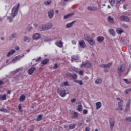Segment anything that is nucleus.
Listing matches in <instances>:
<instances>
[{
    "label": "nucleus",
    "instance_id": "obj_28",
    "mask_svg": "<svg viewBox=\"0 0 131 131\" xmlns=\"http://www.w3.org/2000/svg\"><path fill=\"white\" fill-rule=\"evenodd\" d=\"M26 99V97L24 95H21L19 97V101L20 102H24V101H25Z\"/></svg>",
    "mask_w": 131,
    "mask_h": 131
},
{
    "label": "nucleus",
    "instance_id": "obj_61",
    "mask_svg": "<svg viewBox=\"0 0 131 131\" xmlns=\"http://www.w3.org/2000/svg\"><path fill=\"white\" fill-rule=\"evenodd\" d=\"M120 2H121V0H117L116 4H120Z\"/></svg>",
    "mask_w": 131,
    "mask_h": 131
},
{
    "label": "nucleus",
    "instance_id": "obj_15",
    "mask_svg": "<svg viewBox=\"0 0 131 131\" xmlns=\"http://www.w3.org/2000/svg\"><path fill=\"white\" fill-rule=\"evenodd\" d=\"M36 68L35 67H32L28 70V74L29 75H31L33 72H34V71H35Z\"/></svg>",
    "mask_w": 131,
    "mask_h": 131
},
{
    "label": "nucleus",
    "instance_id": "obj_55",
    "mask_svg": "<svg viewBox=\"0 0 131 131\" xmlns=\"http://www.w3.org/2000/svg\"><path fill=\"white\" fill-rule=\"evenodd\" d=\"M98 10V8L97 7H92V11H97Z\"/></svg>",
    "mask_w": 131,
    "mask_h": 131
},
{
    "label": "nucleus",
    "instance_id": "obj_5",
    "mask_svg": "<svg viewBox=\"0 0 131 131\" xmlns=\"http://www.w3.org/2000/svg\"><path fill=\"white\" fill-rule=\"evenodd\" d=\"M53 27V24H47L46 25L44 24L42 25L41 28L43 30H49Z\"/></svg>",
    "mask_w": 131,
    "mask_h": 131
},
{
    "label": "nucleus",
    "instance_id": "obj_53",
    "mask_svg": "<svg viewBox=\"0 0 131 131\" xmlns=\"http://www.w3.org/2000/svg\"><path fill=\"white\" fill-rule=\"evenodd\" d=\"M83 114H88V110H83Z\"/></svg>",
    "mask_w": 131,
    "mask_h": 131
},
{
    "label": "nucleus",
    "instance_id": "obj_12",
    "mask_svg": "<svg viewBox=\"0 0 131 131\" xmlns=\"http://www.w3.org/2000/svg\"><path fill=\"white\" fill-rule=\"evenodd\" d=\"M40 36V34L36 33L33 34L32 38L34 40H37V39H39Z\"/></svg>",
    "mask_w": 131,
    "mask_h": 131
},
{
    "label": "nucleus",
    "instance_id": "obj_63",
    "mask_svg": "<svg viewBox=\"0 0 131 131\" xmlns=\"http://www.w3.org/2000/svg\"><path fill=\"white\" fill-rule=\"evenodd\" d=\"M33 25H34V27H35V28H36V27H37V26H38L37 24H34Z\"/></svg>",
    "mask_w": 131,
    "mask_h": 131
},
{
    "label": "nucleus",
    "instance_id": "obj_60",
    "mask_svg": "<svg viewBox=\"0 0 131 131\" xmlns=\"http://www.w3.org/2000/svg\"><path fill=\"white\" fill-rule=\"evenodd\" d=\"M78 124L80 126H81V125H82V121H80Z\"/></svg>",
    "mask_w": 131,
    "mask_h": 131
},
{
    "label": "nucleus",
    "instance_id": "obj_3",
    "mask_svg": "<svg viewBox=\"0 0 131 131\" xmlns=\"http://www.w3.org/2000/svg\"><path fill=\"white\" fill-rule=\"evenodd\" d=\"M24 54L21 55H18L17 56H15L14 58H13L11 61V63H15L17 61H19V60H20L21 58H24Z\"/></svg>",
    "mask_w": 131,
    "mask_h": 131
},
{
    "label": "nucleus",
    "instance_id": "obj_13",
    "mask_svg": "<svg viewBox=\"0 0 131 131\" xmlns=\"http://www.w3.org/2000/svg\"><path fill=\"white\" fill-rule=\"evenodd\" d=\"M107 21L110 24H114V18L111 17V16H108Z\"/></svg>",
    "mask_w": 131,
    "mask_h": 131
},
{
    "label": "nucleus",
    "instance_id": "obj_4",
    "mask_svg": "<svg viewBox=\"0 0 131 131\" xmlns=\"http://www.w3.org/2000/svg\"><path fill=\"white\" fill-rule=\"evenodd\" d=\"M124 72V66L121 64L118 67V73L119 76L122 75V73Z\"/></svg>",
    "mask_w": 131,
    "mask_h": 131
},
{
    "label": "nucleus",
    "instance_id": "obj_41",
    "mask_svg": "<svg viewBox=\"0 0 131 131\" xmlns=\"http://www.w3.org/2000/svg\"><path fill=\"white\" fill-rule=\"evenodd\" d=\"M119 107H122L123 106V101L122 100H120V101L118 102Z\"/></svg>",
    "mask_w": 131,
    "mask_h": 131
},
{
    "label": "nucleus",
    "instance_id": "obj_25",
    "mask_svg": "<svg viewBox=\"0 0 131 131\" xmlns=\"http://www.w3.org/2000/svg\"><path fill=\"white\" fill-rule=\"evenodd\" d=\"M79 59V57H78V55H73L71 57V60L72 61H75V60H78Z\"/></svg>",
    "mask_w": 131,
    "mask_h": 131
},
{
    "label": "nucleus",
    "instance_id": "obj_54",
    "mask_svg": "<svg viewBox=\"0 0 131 131\" xmlns=\"http://www.w3.org/2000/svg\"><path fill=\"white\" fill-rule=\"evenodd\" d=\"M88 10L89 11H93V7H91V6H89L88 7Z\"/></svg>",
    "mask_w": 131,
    "mask_h": 131
},
{
    "label": "nucleus",
    "instance_id": "obj_42",
    "mask_svg": "<svg viewBox=\"0 0 131 131\" xmlns=\"http://www.w3.org/2000/svg\"><path fill=\"white\" fill-rule=\"evenodd\" d=\"M109 3H110L111 6H114L115 4V0H108Z\"/></svg>",
    "mask_w": 131,
    "mask_h": 131
},
{
    "label": "nucleus",
    "instance_id": "obj_20",
    "mask_svg": "<svg viewBox=\"0 0 131 131\" xmlns=\"http://www.w3.org/2000/svg\"><path fill=\"white\" fill-rule=\"evenodd\" d=\"M70 75L72 77L74 82H75V81L77 80V75L75 74H70Z\"/></svg>",
    "mask_w": 131,
    "mask_h": 131
},
{
    "label": "nucleus",
    "instance_id": "obj_11",
    "mask_svg": "<svg viewBox=\"0 0 131 131\" xmlns=\"http://www.w3.org/2000/svg\"><path fill=\"white\" fill-rule=\"evenodd\" d=\"M86 67L87 68H90V67H91V66H92V63H90V62H84L83 63H82L81 64H80V67L82 68V67Z\"/></svg>",
    "mask_w": 131,
    "mask_h": 131
},
{
    "label": "nucleus",
    "instance_id": "obj_2",
    "mask_svg": "<svg viewBox=\"0 0 131 131\" xmlns=\"http://www.w3.org/2000/svg\"><path fill=\"white\" fill-rule=\"evenodd\" d=\"M57 40L55 42V45L58 47V48H63V42H62V37H58L57 38Z\"/></svg>",
    "mask_w": 131,
    "mask_h": 131
},
{
    "label": "nucleus",
    "instance_id": "obj_6",
    "mask_svg": "<svg viewBox=\"0 0 131 131\" xmlns=\"http://www.w3.org/2000/svg\"><path fill=\"white\" fill-rule=\"evenodd\" d=\"M58 93L59 96L62 98H64V97H65V96H66L67 94V93H66V90L64 89H60V90H58Z\"/></svg>",
    "mask_w": 131,
    "mask_h": 131
},
{
    "label": "nucleus",
    "instance_id": "obj_62",
    "mask_svg": "<svg viewBox=\"0 0 131 131\" xmlns=\"http://www.w3.org/2000/svg\"><path fill=\"white\" fill-rule=\"evenodd\" d=\"M15 50H16V51H19V47L18 46H16L15 48Z\"/></svg>",
    "mask_w": 131,
    "mask_h": 131
},
{
    "label": "nucleus",
    "instance_id": "obj_33",
    "mask_svg": "<svg viewBox=\"0 0 131 131\" xmlns=\"http://www.w3.org/2000/svg\"><path fill=\"white\" fill-rule=\"evenodd\" d=\"M73 13H70L68 15H64L63 16V19H68V18L71 17V16H73Z\"/></svg>",
    "mask_w": 131,
    "mask_h": 131
},
{
    "label": "nucleus",
    "instance_id": "obj_16",
    "mask_svg": "<svg viewBox=\"0 0 131 131\" xmlns=\"http://www.w3.org/2000/svg\"><path fill=\"white\" fill-rule=\"evenodd\" d=\"M75 22H76V21H73L71 23H70L69 24H67L66 25V28H71V27H72V26H73V25L75 23Z\"/></svg>",
    "mask_w": 131,
    "mask_h": 131
},
{
    "label": "nucleus",
    "instance_id": "obj_32",
    "mask_svg": "<svg viewBox=\"0 0 131 131\" xmlns=\"http://www.w3.org/2000/svg\"><path fill=\"white\" fill-rule=\"evenodd\" d=\"M73 118H78V114L75 112H74L72 116Z\"/></svg>",
    "mask_w": 131,
    "mask_h": 131
},
{
    "label": "nucleus",
    "instance_id": "obj_45",
    "mask_svg": "<svg viewBox=\"0 0 131 131\" xmlns=\"http://www.w3.org/2000/svg\"><path fill=\"white\" fill-rule=\"evenodd\" d=\"M123 80H124L127 84H129V83H130V81H128L127 79H123Z\"/></svg>",
    "mask_w": 131,
    "mask_h": 131
},
{
    "label": "nucleus",
    "instance_id": "obj_21",
    "mask_svg": "<svg viewBox=\"0 0 131 131\" xmlns=\"http://www.w3.org/2000/svg\"><path fill=\"white\" fill-rule=\"evenodd\" d=\"M111 65H112L111 63H108L107 64L101 65V67H102V68H109V67H111Z\"/></svg>",
    "mask_w": 131,
    "mask_h": 131
},
{
    "label": "nucleus",
    "instance_id": "obj_50",
    "mask_svg": "<svg viewBox=\"0 0 131 131\" xmlns=\"http://www.w3.org/2000/svg\"><path fill=\"white\" fill-rule=\"evenodd\" d=\"M58 68V64L55 63L54 66H53V69H57Z\"/></svg>",
    "mask_w": 131,
    "mask_h": 131
},
{
    "label": "nucleus",
    "instance_id": "obj_52",
    "mask_svg": "<svg viewBox=\"0 0 131 131\" xmlns=\"http://www.w3.org/2000/svg\"><path fill=\"white\" fill-rule=\"evenodd\" d=\"M128 6V4H124L123 6V9H126V8H127Z\"/></svg>",
    "mask_w": 131,
    "mask_h": 131
},
{
    "label": "nucleus",
    "instance_id": "obj_59",
    "mask_svg": "<svg viewBox=\"0 0 131 131\" xmlns=\"http://www.w3.org/2000/svg\"><path fill=\"white\" fill-rule=\"evenodd\" d=\"M63 84H64V85H67V86L69 85V84H68V82H64Z\"/></svg>",
    "mask_w": 131,
    "mask_h": 131
},
{
    "label": "nucleus",
    "instance_id": "obj_18",
    "mask_svg": "<svg viewBox=\"0 0 131 131\" xmlns=\"http://www.w3.org/2000/svg\"><path fill=\"white\" fill-rule=\"evenodd\" d=\"M105 39V38L103 36H98L97 38V40L98 42L101 43L102 41H104V40Z\"/></svg>",
    "mask_w": 131,
    "mask_h": 131
},
{
    "label": "nucleus",
    "instance_id": "obj_14",
    "mask_svg": "<svg viewBox=\"0 0 131 131\" xmlns=\"http://www.w3.org/2000/svg\"><path fill=\"white\" fill-rule=\"evenodd\" d=\"M79 45L80 47L82 49L84 48V47H85V42H84V41L83 40H81L79 41Z\"/></svg>",
    "mask_w": 131,
    "mask_h": 131
},
{
    "label": "nucleus",
    "instance_id": "obj_27",
    "mask_svg": "<svg viewBox=\"0 0 131 131\" xmlns=\"http://www.w3.org/2000/svg\"><path fill=\"white\" fill-rule=\"evenodd\" d=\"M103 82V81L102 80V79L98 78L95 80V83L96 84H100V83H102Z\"/></svg>",
    "mask_w": 131,
    "mask_h": 131
},
{
    "label": "nucleus",
    "instance_id": "obj_29",
    "mask_svg": "<svg viewBox=\"0 0 131 131\" xmlns=\"http://www.w3.org/2000/svg\"><path fill=\"white\" fill-rule=\"evenodd\" d=\"M15 52H16L15 50H11L7 54V57H10V56H11V55H13V54H14V53H15Z\"/></svg>",
    "mask_w": 131,
    "mask_h": 131
},
{
    "label": "nucleus",
    "instance_id": "obj_39",
    "mask_svg": "<svg viewBox=\"0 0 131 131\" xmlns=\"http://www.w3.org/2000/svg\"><path fill=\"white\" fill-rule=\"evenodd\" d=\"M76 83H78V84H79L80 85H82L83 84V82H82V80H77L75 81V82Z\"/></svg>",
    "mask_w": 131,
    "mask_h": 131
},
{
    "label": "nucleus",
    "instance_id": "obj_36",
    "mask_svg": "<svg viewBox=\"0 0 131 131\" xmlns=\"http://www.w3.org/2000/svg\"><path fill=\"white\" fill-rule=\"evenodd\" d=\"M13 18L14 17H13V16H12L11 15V16H7V20H9V22L10 23H12V22H13Z\"/></svg>",
    "mask_w": 131,
    "mask_h": 131
},
{
    "label": "nucleus",
    "instance_id": "obj_40",
    "mask_svg": "<svg viewBox=\"0 0 131 131\" xmlns=\"http://www.w3.org/2000/svg\"><path fill=\"white\" fill-rule=\"evenodd\" d=\"M52 3V0H49L48 1H46L44 3V5L48 6L49 5H51V3Z\"/></svg>",
    "mask_w": 131,
    "mask_h": 131
},
{
    "label": "nucleus",
    "instance_id": "obj_37",
    "mask_svg": "<svg viewBox=\"0 0 131 131\" xmlns=\"http://www.w3.org/2000/svg\"><path fill=\"white\" fill-rule=\"evenodd\" d=\"M24 41H26V42H30V39L27 36H25L24 38Z\"/></svg>",
    "mask_w": 131,
    "mask_h": 131
},
{
    "label": "nucleus",
    "instance_id": "obj_34",
    "mask_svg": "<svg viewBox=\"0 0 131 131\" xmlns=\"http://www.w3.org/2000/svg\"><path fill=\"white\" fill-rule=\"evenodd\" d=\"M77 110L79 111V112H81V111H82V106L81 105H78Z\"/></svg>",
    "mask_w": 131,
    "mask_h": 131
},
{
    "label": "nucleus",
    "instance_id": "obj_22",
    "mask_svg": "<svg viewBox=\"0 0 131 131\" xmlns=\"http://www.w3.org/2000/svg\"><path fill=\"white\" fill-rule=\"evenodd\" d=\"M84 37L85 38V39L88 41V40L91 39V38H92L91 37V35H89V34H85L84 35Z\"/></svg>",
    "mask_w": 131,
    "mask_h": 131
},
{
    "label": "nucleus",
    "instance_id": "obj_1",
    "mask_svg": "<svg viewBox=\"0 0 131 131\" xmlns=\"http://www.w3.org/2000/svg\"><path fill=\"white\" fill-rule=\"evenodd\" d=\"M20 7V4L18 3L12 9L11 13L10 14L12 18H15L17 15H18V11H19V7Z\"/></svg>",
    "mask_w": 131,
    "mask_h": 131
},
{
    "label": "nucleus",
    "instance_id": "obj_47",
    "mask_svg": "<svg viewBox=\"0 0 131 131\" xmlns=\"http://www.w3.org/2000/svg\"><path fill=\"white\" fill-rule=\"evenodd\" d=\"M0 112L7 113L8 112V111L6 108H0Z\"/></svg>",
    "mask_w": 131,
    "mask_h": 131
},
{
    "label": "nucleus",
    "instance_id": "obj_24",
    "mask_svg": "<svg viewBox=\"0 0 131 131\" xmlns=\"http://www.w3.org/2000/svg\"><path fill=\"white\" fill-rule=\"evenodd\" d=\"M116 32L118 34H121L122 32H124V31L122 29L118 28L116 29Z\"/></svg>",
    "mask_w": 131,
    "mask_h": 131
},
{
    "label": "nucleus",
    "instance_id": "obj_7",
    "mask_svg": "<svg viewBox=\"0 0 131 131\" xmlns=\"http://www.w3.org/2000/svg\"><path fill=\"white\" fill-rule=\"evenodd\" d=\"M109 122L110 124V128L112 130L114 128V125L115 124V120H114V119L110 118Z\"/></svg>",
    "mask_w": 131,
    "mask_h": 131
},
{
    "label": "nucleus",
    "instance_id": "obj_35",
    "mask_svg": "<svg viewBox=\"0 0 131 131\" xmlns=\"http://www.w3.org/2000/svg\"><path fill=\"white\" fill-rule=\"evenodd\" d=\"M42 119V115H39L38 117H37L36 120V121H40Z\"/></svg>",
    "mask_w": 131,
    "mask_h": 131
},
{
    "label": "nucleus",
    "instance_id": "obj_44",
    "mask_svg": "<svg viewBox=\"0 0 131 131\" xmlns=\"http://www.w3.org/2000/svg\"><path fill=\"white\" fill-rule=\"evenodd\" d=\"M121 26L123 27L124 28H125L126 29H127V28H128V26H127L125 24H122L121 25Z\"/></svg>",
    "mask_w": 131,
    "mask_h": 131
},
{
    "label": "nucleus",
    "instance_id": "obj_49",
    "mask_svg": "<svg viewBox=\"0 0 131 131\" xmlns=\"http://www.w3.org/2000/svg\"><path fill=\"white\" fill-rule=\"evenodd\" d=\"M78 73L80 75H83V71L80 70L79 71Z\"/></svg>",
    "mask_w": 131,
    "mask_h": 131
},
{
    "label": "nucleus",
    "instance_id": "obj_8",
    "mask_svg": "<svg viewBox=\"0 0 131 131\" xmlns=\"http://www.w3.org/2000/svg\"><path fill=\"white\" fill-rule=\"evenodd\" d=\"M120 20H121V21H124L125 22H129L130 21L128 17L125 15L121 16L120 17Z\"/></svg>",
    "mask_w": 131,
    "mask_h": 131
},
{
    "label": "nucleus",
    "instance_id": "obj_17",
    "mask_svg": "<svg viewBox=\"0 0 131 131\" xmlns=\"http://www.w3.org/2000/svg\"><path fill=\"white\" fill-rule=\"evenodd\" d=\"M7 100V94L0 95V101H5Z\"/></svg>",
    "mask_w": 131,
    "mask_h": 131
},
{
    "label": "nucleus",
    "instance_id": "obj_38",
    "mask_svg": "<svg viewBox=\"0 0 131 131\" xmlns=\"http://www.w3.org/2000/svg\"><path fill=\"white\" fill-rule=\"evenodd\" d=\"M76 125L75 124H71L69 125V128L70 129H74V128L75 127Z\"/></svg>",
    "mask_w": 131,
    "mask_h": 131
},
{
    "label": "nucleus",
    "instance_id": "obj_51",
    "mask_svg": "<svg viewBox=\"0 0 131 131\" xmlns=\"http://www.w3.org/2000/svg\"><path fill=\"white\" fill-rule=\"evenodd\" d=\"M34 60H35L36 62H38L39 61H40V60H41V57H39L38 59H34Z\"/></svg>",
    "mask_w": 131,
    "mask_h": 131
},
{
    "label": "nucleus",
    "instance_id": "obj_19",
    "mask_svg": "<svg viewBox=\"0 0 131 131\" xmlns=\"http://www.w3.org/2000/svg\"><path fill=\"white\" fill-rule=\"evenodd\" d=\"M96 110H99L102 107V103L101 102H97L96 103Z\"/></svg>",
    "mask_w": 131,
    "mask_h": 131
},
{
    "label": "nucleus",
    "instance_id": "obj_43",
    "mask_svg": "<svg viewBox=\"0 0 131 131\" xmlns=\"http://www.w3.org/2000/svg\"><path fill=\"white\" fill-rule=\"evenodd\" d=\"M124 92H125V93H126V95H127V94H128V93L131 92V88H130L128 89H126Z\"/></svg>",
    "mask_w": 131,
    "mask_h": 131
},
{
    "label": "nucleus",
    "instance_id": "obj_58",
    "mask_svg": "<svg viewBox=\"0 0 131 131\" xmlns=\"http://www.w3.org/2000/svg\"><path fill=\"white\" fill-rule=\"evenodd\" d=\"M76 101V99L75 98H73L71 100V102L72 103H74V102H75Z\"/></svg>",
    "mask_w": 131,
    "mask_h": 131
},
{
    "label": "nucleus",
    "instance_id": "obj_46",
    "mask_svg": "<svg viewBox=\"0 0 131 131\" xmlns=\"http://www.w3.org/2000/svg\"><path fill=\"white\" fill-rule=\"evenodd\" d=\"M126 121H127V122H131V117H128L126 118L125 119Z\"/></svg>",
    "mask_w": 131,
    "mask_h": 131
},
{
    "label": "nucleus",
    "instance_id": "obj_10",
    "mask_svg": "<svg viewBox=\"0 0 131 131\" xmlns=\"http://www.w3.org/2000/svg\"><path fill=\"white\" fill-rule=\"evenodd\" d=\"M48 15L49 19H52L54 17V10L51 9L48 12Z\"/></svg>",
    "mask_w": 131,
    "mask_h": 131
},
{
    "label": "nucleus",
    "instance_id": "obj_23",
    "mask_svg": "<svg viewBox=\"0 0 131 131\" xmlns=\"http://www.w3.org/2000/svg\"><path fill=\"white\" fill-rule=\"evenodd\" d=\"M90 46H94L95 45V40L93 39V38H91L89 40L87 41Z\"/></svg>",
    "mask_w": 131,
    "mask_h": 131
},
{
    "label": "nucleus",
    "instance_id": "obj_64",
    "mask_svg": "<svg viewBox=\"0 0 131 131\" xmlns=\"http://www.w3.org/2000/svg\"><path fill=\"white\" fill-rule=\"evenodd\" d=\"M3 83H4V81H3L2 80H0V85H2Z\"/></svg>",
    "mask_w": 131,
    "mask_h": 131
},
{
    "label": "nucleus",
    "instance_id": "obj_26",
    "mask_svg": "<svg viewBox=\"0 0 131 131\" xmlns=\"http://www.w3.org/2000/svg\"><path fill=\"white\" fill-rule=\"evenodd\" d=\"M108 32L111 35H113V36H115V31H114L113 29H109Z\"/></svg>",
    "mask_w": 131,
    "mask_h": 131
},
{
    "label": "nucleus",
    "instance_id": "obj_57",
    "mask_svg": "<svg viewBox=\"0 0 131 131\" xmlns=\"http://www.w3.org/2000/svg\"><path fill=\"white\" fill-rule=\"evenodd\" d=\"M72 43L73 45H76V41H75V40H72Z\"/></svg>",
    "mask_w": 131,
    "mask_h": 131
},
{
    "label": "nucleus",
    "instance_id": "obj_9",
    "mask_svg": "<svg viewBox=\"0 0 131 131\" xmlns=\"http://www.w3.org/2000/svg\"><path fill=\"white\" fill-rule=\"evenodd\" d=\"M130 102H131V100L130 99H129L126 105V107L125 110V111L126 112H127L128 110H129V108H130Z\"/></svg>",
    "mask_w": 131,
    "mask_h": 131
},
{
    "label": "nucleus",
    "instance_id": "obj_30",
    "mask_svg": "<svg viewBox=\"0 0 131 131\" xmlns=\"http://www.w3.org/2000/svg\"><path fill=\"white\" fill-rule=\"evenodd\" d=\"M50 60L49 59H46L43 60H41V63L43 65H46V64H48V62H49Z\"/></svg>",
    "mask_w": 131,
    "mask_h": 131
},
{
    "label": "nucleus",
    "instance_id": "obj_56",
    "mask_svg": "<svg viewBox=\"0 0 131 131\" xmlns=\"http://www.w3.org/2000/svg\"><path fill=\"white\" fill-rule=\"evenodd\" d=\"M91 130V129H90V127H86L85 128V131H90Z\"/></svg>",
    "mask_w": 131,
    "mask_h": 131
},
{
    "label": "nucleus",
    "instance_id": "obj_48",
    "mask_svg": "<svg viewBox=\"0 0 131 131\" xmlns=\"http://www.w3.org/2000/svg\"><path fill=\"white\" fill-rule=\"evenodd\" d=\"M16 36H17V33H14L11 34V37H12V38H15V37H16Z\"/></svg>",
    "mask_w": 131,
    "mask_h": 131
},
{
    "label": "nucleus",
    "instance_id": "obj_31",
    "mask_svg": "<svg viewBox=\"0 0 131 131\" xmlns=\"http://www.w3.org/2000/svg\"><path fill=\"white\" fill-rule=\"evenodd\" d=\"M21 69L20 68L16 69L15 71H13L11 72L12 74H16V73H18L19 71H21Z\"/></svg>",
    "mask_w": 131,
    "mask_h": 131
}]
</instances>
